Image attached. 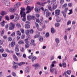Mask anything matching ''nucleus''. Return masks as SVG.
I'll use <instances>...</instances> for the list:
<instances>
[{
    "label": "nucleus",
    "mask_w": 77,
    "mask_h": 77,
    "mask_svg": "<svg viewBox=\"0 0 77 77\" xmlns=\"http://www.w3.org/2000/svg\"><path fill=\"white\" fill-rule=\"evenodd\" d=\"M56 21L57 22H60L61 21L60 18L57 17L56 19Z\"/></svg>",
    "instance_id": "nucleus-24"
},
{
    "label": "nucleus",
    "mask_w": 77,
    "mask_h": 77,
    "mask_svg": "<svg viewBox=\"0 0 77 77\" xmlns=\"http://www.w3.org/2000/svg\"><path fill=\"white\" fill-rule=\"evenodd\" d=\"M25 27L26 29H28L30 28V25H27V24H26Z\"/></svg>",
    "instance_id": "nucleus-32"
},
{
    "label": "nucleus",
    "mask_w": 77,
    "mask_h": 77,
    "mask_svg": "<svg viewBox=\"0 0 77 77\" xmlns=\"http://www.w3.org/2000/svg\"><path fill=\"white\" fill-rule=\"evenodd\" d=\"M14 16L13 15L10 16V18L11 20H12V19H14Z\"/></svg>",
    "instance_id": "nucleus-48"
},
{
    "label": "nucleus",
    "mask_w": 77,
    "mask_h": 77,
    "mask_svg": "<svg viewBox=\"0 0 77 77\" xmlns=\"http://www.w3.org/2000/svg\"><path fill=\"white\" fill-rule=\"evenodd\" d=\"M48 9L50 11H53V9L51 8V6L50 5H48Z\"/></svg>",
    "instance_id": "nucleus-20"
},
{
    "label": "nucleus",
    "mask_w": 77,
    "mask_h": 77,
    "mask_svg": "<svg viewBox=\"0 0 77 77\" xmlns=\"http://www.w3.org/2000/svg\"><path fill=\"white\" fill-rule=\"evenodd\" d=\"M31 19L32 20H35V17L34 16H32L31 17Z\"/></svg>",
    "instance_id": "nucleus-64"
},
{
    "label": "nucleus",
    "mask_w": 77,
    "mask_h": 77,
    "mask_svg": "<svg viewBox=\"0 0 77 77\" xmlns=\"http://www.w3.org/2000/svg\"><path fill=\"white\" fill-rule=\"evenodd\" d=\"M15 44V42L14 40H13L11 43V47H13Z\"/></svg>",
    "instance_id": "nucleus-16"
},
{
    "label": "nucleus",
    "mask_w": 77,
    "mask_h": 77,
    "mask_svg": "<svg viewBox=\"0 0 77 77\" xmlns=\"http://www.w3.org/2000/svg\"><path fill=\"white\" fill-rule=\"evenodd\" d=\"M16 54L17 56L18 57H20V53H18L17 52H16Z\"/></svg>",
    "instance_id": "nucleus-55"
},
{
    "label": "nucleus",
    "mask_w": 77,
    "mask_h": 77,
    "mask_svg": "<svg viewBox=\"0 0 77 77\" xmlns=\"http://www.w3.org/2000/svg\"><path fill=\"white\" fill-rule=\"evenodd\" d=\"M40 36V32H37V34L35 36H34L35 38H38L39 36Z\"/></svg>",
    "instance_id": "nucleus-15"
},
{
    "label": "nucleus",
    "mask_w": 77,
    "mask_h": 77,
    "mask_svg": "<svg viewBox=\"0 0 77 77\" xmlns=\"http://www.w3.org/2000/svg\"><path fill=\"white\" fill-rule=\"evenodd\" d=\"M18 68V66L17 65H15L14 66V69L16 70L17 68Z\"/></svg>",
    "instance_id": "nucleus-60"
},
{
    "label": "nucleus",
    "mask_w": 77,
    "mask_h": 77,
    "mask_svg": "<svg viewBox=\"0 0 77 77\" xmlns=\"http://www.w3.org/2000/svg\"><path fill=\"white\" fill-rule=\"evenodd\" d=\"M4 3L6 6H9L10 5V2L8 1L5 0L4 1Z\"/></svg>",
    "instance_id": "nucleus-11"
},
{
    "label": "nucleus",
    "mask_w": 77,
    "mask_h": 77,
    "mask_svg": "<svg viewBox=\"0 0 77 77\" xmlns=\"http://www.w3.org/2000/svg\"><path fill=\"white\" fill-rule=\"evenodd\" d=\"M44 39V38L42 36H40L39 38V41L40 42H42Z\"/></svg>",
    "instance_id": "nucleus-23"
},
{
    "label": "nucleus",
    "mask_w": 77,
    "mask_h": 77,
    "mask_svg": "<svg viewBox=\"0 0 77 77\" xmlns=\"http://www.w3.org/2000/svg\"><path fill=\"white\" fill-rule=\"evenodd\" d=\"M62 12L63 15L64 17H65V18H66V13H65L63 11H62Z\"/></svg>",
    "instance_id": "nucleus-36"
},
{
    "label": "nucleus",
    "mask_w": 77,
    "mask_h": 77,
    "mask_svg": "<svg viewBox=\"0 0 77 77\" xmlns=\"http://www.w3.org/2000/svg\"><path fill=\"white\" fill-rule=\"evenodd\" d=\"M9 30H13L15 28V24L12 23H11L9 24Z\"/></svg>",
    "instance_id": "nucleus-4"
},
{
    "label": "nucleus",
    "mask_w": 77,
    "mask_h": 77,
    "mask_svg": "<svg viewBox=\"0 0 77 77\" xmlns=\"http://www.w3.org/2000/svg\"><path fill=\"white\" fill-rule=\"evenodd\" d=\"M32 66L35 67V69H36V68H39V67L41 66V65L40 64H39L37 63L35 64H33L32 65Z\"/></svg>",
    "instance_id": "nucleus-6"
},
{
    "label": "nucleus",
    "mask_w": 77,
    "mask_h": 77,
    "mask_svg": "<svg viewBox=\"0 0 77 77\" xmlns=\"http://www.w3.org/2000/svg\"><path fill=\"white\" fill-rule=\"evenodd\" d=\"M29 32H30V31L29 30H26L25 32V33L26 35H29Z\"/></svg>",
    "instance_id": "nucleus-37"
},
{
    "label": "nucleus",
    "mask_w": 77,
    "mask_h": 77,
    "mask_svg": "<svg viewBox=\"0 0 77 77\" xmlns=\"http://www.w3.org/2000/svg\"><path fill=\"white\" fill-rule=\"evenodd\" d=\"M20 51L22 52H23V51H24V48H22L21 49H20Z\"/></svg>",
    "instance_id": "nucleus-61"
},
{
    "label": "nucleus",
    "mask_w": 77,
    "mask_h": 77,
    "mask_svg": "<svg viewBox=\"0 0 77 77\" xmlns=\"http://www.w3.org/2000/svg\"><path fill=\"white\" fill-rule=\"evenodd\" d=\"M2 56L3 57H6L7 56H8V54H3Z\"/></svg>",
    "instance_id": "nucleus-45"
},
{
    "label": "nucleus",
    "mask_w": 77,
    "mask_h": 77,
    "mask_svg": "<svg viewBox=\"0 0 77 77\" xmlns=\"http://www.w3.org/2000/svg\"><path fill=\"white\" fill-rule=\"evenodd\" d=\"M16 34L17 35H18V36H21V33L19 31H17L16 32Z\"/></svg>",
    "instance_id": "nucleus-25"
},
{
    "label": "nucleus",
    "mask_w": 77,
    "mask_h": 77,
    "mask_svg": "<svg viewBox=\"0 0 77 77\" xmlns=\"http://www.w3.org/2000/svg\"><path fill=\"white\" fill-rule=\"evenodd\" d=\"M64 2V0H60V3L61 5H62Z\"/></svg>",
    "instance_id": "nucleus-51"
},
{
    "label": "nucleus",
    "mask_w": 77,
    "mask_h": 77,
    "mask_svg": "<svg viewBox=\"0 0 77 77\" xmlns=\"http://www.w3.org/2000/svg\"><path fill=\"white\" fill-rule=\"evenodd\" d=\"M28 59H31V60L32 61V62L33 63L34 62V61L36 59V57L35 56L33 57V56L30 55L28 57Z\"/></svg>",
    "instance_id": "nucleus-5"
},
{
    "label": "nucleus",
    "mask_w": 77,
    "mask_h": 77,
    "mask_svg": "<svg viewBox=\"0 0 77 77\" xmlns=\"http://www.w3.org/2000/svg\"><path fill=\"white\" fill-rule=\"evenodd\" d=\"M20 30L21 32L22 33H24V30L23 29H20Z\"/></svg>",
    "instance_id": "nucleus-49"
},
{
    "label": "nucleus",
    "mask_w": 77,
    "mask_h": 77,
    "mask_svg": "<svg viewBox=\"0 0 77 77\" xmlns=\"http://www.w3.org/2000/svg\"><path fill=\"white\" fill-rule=\"evenodd\" d=\"M64 39L65 41H67L68 39L67 38V35H65Z\"/></svg>",
    "instance_id": "nucleus-54"
},
{
    "label": "nucleus",
    "mask_w": 77,
    "mask_h": 77,
    "mask_svg": "<svg viewBox=\"0 0 77 77\" xmlns=\"http://www.w3.org/2000/svg\"><path fill=\"white\" fill-rule=\"evenodd\" d=\"M12 39V38H11V37H9L8 39V41H11Z\"/></svg>",
    "instance_id": "nucleus-47"
},
{
    "label": "nucleus",
    "mask_w": 77,
    "mask_h": 77,
    "mask_svg": "<svg viewBox=\"0 0 77 77\" xmlns=\"http://www.w3.org/2000/svg\"><path fill=\"white\" fill-rule=\"evenodd\" d=\"M29 46H30V45H29V43H26V44L25 45V48H29Z\"/></svg>",
    "instance_id": "nucleus-38"
},
{
    "label": "nucleus",
    "mask_w": 77,
    "mask_h": 77,
    "mask_svg": "<svg viewBox=\"0 0 77 77\" xmlns=\"http://www.w3.org/2000/svg\"><path fill=\"white\" fill-rule=\"evenodd\" d=\"M56 42L57 43H59V40L58 38H56L55 39Z\"/></svg>",
    "instance_id": "nucleus-50"
},
{
    "label": "nucleus",
    "mask_w": 77,
    "mask_h": 77,
    "mask_svg": "<svg viewBox=\"0 0 77 77\" xmlns=\"http://www.w3.org/2000/svg\"><path fill=\"white\" fill-rule=\"evenodd\" d=\"M16 26L17 27H18V28H19L20 27H21V25H20V24L17 23L16 25Z\"/></svg>",
    "instance_id": "nucleus-34"
},
{
    "label": "nucleus",
    "mask_w": 77,
    "mask_h": 77,
    "mask_svg": "<svg viewBox=\"0 0 77 77\" xmlns=\"http://www.w3.org/2000/svg\"><path fill=\"white\" fill-rule=\"evenodd\" d=\"M13 58L16 61H18V58H17V56H16V55H15V54H14Z\"/></svg>",
    "instance_id": "nucleus-21"
},
{
    "label": "nucleus",
    "mask_w": 77,
    "mask_h": 77,
    "mask_svg": "<svg viewBox=\"0 0 77 77\" xmlns=\"http://www.w3.org/2000/svg\"><path fill=\"white\" fill-rule=\"evenodd\" d=\"M25 64V62H21L20 63H18L17 65H19V66H21L22 65H24Z\"/></svg>",
    "instance_id": "nucleus-30"
},
{
    "label": "nucleus",
    "mask_w": 77,
    "mask_h": 77,
    "mask_svg": "<svg viewBox=\"0 0 77 77\" xmlns=\"http://www.w3.org/2000/svg\"><path fill=\"white\" fill-rule=\"evenodd\" d=\"M33 8H34V7H32L30 8V6H27L26 8V10L27 11L26 14L30 13L31 12V10H32Z\"/></svg>",
    "instance_id": "nucleus-3"
},
{
    "label": "nucleus",
    "mask_w": 77,
    "mask_h": 77,
    "mask_svg": "<svg viewBox=\"0 0 77 77\" xmlns=\"http://www.w3.org/2000/svg\"><path fill=\"white\" fill-rule=\"evenodd\" d=\"M21 4L20 2H19L18 3H17L16 4V5H14V7L16 8H18V7L20 6H21Z\"/></svg>",
    "instance_id": "nucleus-14"
},
{
    "label": "nucleus",
    "mask_w": 77,
    "mask_h": 77,
    "mask_svg": "<svg viewBox=\"0 0 77 77\" xmlns=\"http://www.w3.org/2000/svg\"><path fill=\"white\" fill-rule=\"evenodd\" d=\"M41 54L42 56H45V53L44 52L42 51L41 52Z\"/></svg>",
    "instance_id": "nucleus-56"
},
{
    "label": "nucleus",
    "mask_w": 77,
    "mask_h": 77,
    "mask_svg": "<svg viewBox=\"0 0 77 77\" xmlns=\"http://www.w3.org/2000/svg\"><path fill=\"white\" fill-rule=\"evenodd\" d=\"M47 3V2H44V3H40L39 2H37L36 3L37 5H41L42 6H44V5H45V4H46Z\"/></svg>",
    "instance_id": "nucleus-10"
},
{
    "label": "nucleus",
    "mask_w": 77,
    "mask_h": 77,
    "mask_svg": "<svg viewBox=\"0 0 77 77\" xmlns=\"http://www.w3.org/2000/svg\"><path fill=\"white\" fill-rule=\"evenodd\" d=\"M53 6L52 8L53 9H56L57 7V5L56 4H54V5H52Z\"/></svg>",
    "instance_id": "nucleus-17"
},
{
    "label": "nucleus",
    "mask_w": 77,
    "mask_h": 77,
    "mask_svg": "<svg viewBox=\"0 0 77 77\" xmlns=\"http://www.w3.org/2000/svg\"><path fill=\"white\" fill-rule=\"evenodd\" d=\"M1 15L3 16L4 15H5V12L4 11H2L1 13Z\"/></svg>",
    "instance_id": "nucleus-41"
},
{
    "label": "nucleus",
    "mask_w": 77,
    "mask_h": 77,
    "mask_svg": "<svg viewBox=\"0 0 77 77\" xmlns=\"http://www.w3.org/2000/svg\"><path fill=\"white\" fill-rule=\"evenodd\" d=\"M69 13H68L69 15H70L71 14V13H72V9H71L69 10Z\"/></svg>",
    "instance_id": "nucleus-62"
},
{
    "label": "nucleus",
    "mask_w": 77,
    "mask_h": 77,
    "mask_svg": "<svg viewBox=\"0 0 77 77\" xmlns=\"http://www.w3.org/2000/svg\"><path fill=\"white\" fill-rule=\"evenodd\" d=\"M35 11L36 12H39V8L36 7L35 8Z\"/></svg>",
    "instance_id": "nucleus-27"
},
{
    "label": "nucleus",
    "mask_w": 77,
    "mask_h": 77,
    "mask_svg": "<svg viewBox=\"0 0 77 77\" xmlns=\"http://www.w3.org/2000/svg\"><path fill=\"white\" fill-rule=\"evenodd\" d=\"M29 71H30V68L29 66H27L26 68V71H25V72L26 73H27L28 74L29 72Z\"/></svg>",
    "instance_id": "nucleus-12"
},
{
    "label": "nucleus",
    "mask_w": 77,
    "mask_h": 77,
    "mask_svg": "<svg viewBox=\"0 0 77 77\" xmlns=\"http://www.w3.org/2000/svg\"><path fill=\"white\" fill-rule=\"evenodd\" d=\"M30 1V0H26L24 2L25 5H29Z\"/></svg>",
    "instance_id": "nucleus-22"
},
{
    "label": "nucleus",
    "mask_w": 77,
    "mask_h": 77,
    "mask_svg": "<svg viewBox=\"0 0 77 77\" xmlns=\"http://www.w3.org/2000/svg\"><path fill=\"white\" fill-rule=\"evenodd\" d=\"M14 16H15V21H17L18 20H20L21 18L18 15V14H14Z\"/></svg>",
    "instance_id": "nucleus-8"
},
{
    "label": "nucleus",
    "mask_w": 77,
    "mask_h": 77,
    "mask_svg": "<svg viewBox=\"0 0 77 77\" xmlns=\"http://www.w3.org/2000/svg\"><path fill=\"white\" fill-rule=\"evenodd\" d=\"M55 32V30L54 29V28H52L51 29V33H54Z\"/></svg>",
    "instance_id": "nucleus-33"
},
{
    "label": "nucleus",
    "mask_w": 77,
    "mask_h": 77,
    "mask_svg": "<svg viewBox=\"0 0 77 77\" xmlns=\"http://www.w3.org/2000/svg\"><path fill=\"white\" fill-rule=\"evenodd\" d=\"M11 74L14 77H15V76H16V73H14V72H12L11 73Z\"/></svg>",
    "instance_id": "nucleus-52"
},
{
    "label": "nucleus",
    "mask_w": 77,
    "mask_h": 77,
    "mask_svg": "<svg viewBox=\"0 0 77 77\" xmlns=\"http://www.w3.org/2000/svg\"><path fill=\"white\" fill-rule=\"evenodd\" d=\"M63 75H65V77H68V75H67V74H66V72H64Z\"/></svg>",
    "instance_id": "nucleus-63"
},
{
    "label": "nucleus",
    "mask_w": 77,
    "mask_h": 77,
    "mask_svg": "<svg viewBox=\"0 0 77 77\" xmlns=\"http://www.w3.org/2000/svg\"><path fill=\"white\" fill-rule=\"evenodd\" d=\"M31 41L30 44L31 45H33V46H35L36 45V44L35 43V40H34L32 39Z\"/></svg>",
    "instance_id": "nucleus-13"
},
{
    "label": "nucleus",
    "mask_w": 77,
    "mask_h": 77,
    "mask_svg": "<svg viewBox=\"0 0 77 77\" xmlns=\"http://www.w3.org/2000/svg\"><path fill=\"white\" fill-rule=\"evenodd\" d=\"M55 14L56 16L59 15L60 14V10L57 9L55 11Z\"/></svg>",
    "instance_id": "nucleus-7"
},
{
    "label": "nucleus",
    "mask_w": 77,
    "mask_h": 77,
    "mask_svg": "<svg viewBox=\"0 0 77 77\" xmlns=\"http://www.w3.org/2000/svg\"><path fill=\"white\" fill-rule=\"evenodd\" d=\"M11 36H15V32H13L11 34Z\"/></svg>",
    "instance_id": "nucleus-43"
},
{
    "label": "nucleus",
    "mask_w": 77,
    "mask_h": 77,
    "mask_svg": "<svg viewBox=\"0 0 77 77\" xmlns=\"http://www.w3.org/2000/svg\"><path fill=\"white\" fill-rule=\"evenodd\" d=\"M49 36H50V34L48 32L46 34L45 36L46 38H48Z\"/></svg>",
    "instance_id": "nucleus-42"
},
{
    "label": "nucleus",
    "mask_w": 77,
    "mask_h": 77,
    "mask_svg": "<svg viewBox=\"0 0 77 77\" xmlns=\"http://www.w3.org/2000/svg\"><path fill=\"white\" fill-rule=\"evenodd\" d=\"M66 72L68 74H69V75H70L71 73V70H67L66 71Z\"/></svg>",
    "instance_id": "nucleus-35"
},
{
    "label": "nucleus",
    "mask_w": 77,
    "mask_h": 77,
    "mask_svg": "<svg viewBox=\"0 0 77 77\" xmlns=\"http://www.w3.org/2000/svg\"><path fill=\"white\" fill-rule=\"evenodd\" d=\"M19 47H20L19 45H16V47L15 48V51H16L17 52H18V51H19Z\"/></svg>",
    "instance_id": "nucleus-9"
},
{
    "label": "nucleus",
    "mask_w": 77,
    "mask_h": 77,
    "mask_svg": "<svg viewBox=\"0 0 77 77\" xmlns=\"http://www.w3.org/2000/svg\"><path fill=\"white\" fill-rule=\"evenodd\" d=\"M67 6V4H65L63 5L62 8H66V7Z\"/></svg>",
    "instance_id": "nucleus-53"
},
{
    "label": "nucleus",
    "mask_w": 77,
    "mask_h": 77,
    "mask_svg": "<svg viewBox=\"0 0 77 77\" xmlns=\"http://www.w3.org/2000/svg\"><path fill=\"white\" fill-rule=\"evenodd\" d=\"M62 66L63 68H66V63L64 62L63 63Z\"/></svg>",
    "instance_id": "nucleus-29"
},
{
    "label": "nucleus",
    "mask_w": 77,
    "mask_h": 77,
    "mask_svg": "<svg viewBox=\"0 0 77 77\" xmlns=\"http://www.w3.org/2000/svg\"><path fill=\"white\" fill-rule=\"evenodd\" d=\"M46 13V17H47V18H48V17H50V15H51V13H50L49 12V11H48V10L46 9L44 12V14H45Z\"/></svg>",
    "instance_id": "nucleus-2"
},
{
    "label": "nucleus",
    "mask_w": 77,
    "mask_h": 77,
    "mask_svg": "<svg viewBox=\"0 0 77 77\" xmlns=\"http://www.w3.org/2000/svg\"><path fill=\"white\" fill-rule=\"evenodd\" d=\"M68 51L69 52H72V51H73V49H71L69 48L68 49Z\"/></svg>",
    "instance_id": "nucleus-59"
},
{
    "label": "nucleus",
    "mask_w": 77,
    "mask_h": 77,
    "mask_svg": "<svg viewBox=\"0 0 77 77\" xmlns=\"http://www.w3.org/2000/svg\"><path fill=\"white\" fill-rule=\"evenodd\" d=\"M54 64H56V61H54L52 62V64L51 65V66H54Z\"/></svg>",
    "instance_id": "nucleus-31"
},
{
    "label": "nucleus",
    "mask_w": 77,
    "mask_h": 77,
    "mask_svg": "<svg viewBox=\"0 0 77 77\" xmlns=\"http://www.w3.org/2000/svg\"><path fill=\"white\" fill-rule=\"evenodd\" d=\"M27 17L28 20H30L31 17V16H30V15H28L27 16Z\"/></svg>",
    "instance_id": "nucleus-39"
},
{
    "label": "nucleus",
    "mask_w": 77,
    "mask_h": 77,
    "mask_svg": "<svg viewBox=\"0 0 77 77\" xmlns=\"http://www.w3.org/2000/svg\"><path fill=\"white\" fill-rule=\"evenodd\" d=\"M5 18L7 20V21H9V17L8 16H5Z\"/></svg>",
    "instance_id": "nucleus-58"
},
{
    "label": "nucleus",
    "mask_w": 77,
    "mask_h": 77,
    "mask_svg": "<svg viewBox=\"0 0 77 77\" xmlns=\"http://www.w3.org/2000/svg\"><path fill=\"white\" fill-rule=\"evenodd\" d=\"M25 35H22L21 36V39H23L24 38H25Z\"/></svg>",
    "instance_id": "nucleus-57"
},
{
    "label": "nucleus",
    "mask_w": 77,
    "mask_h": 77,
    "mask_svg": "<svg viewBox=\"0 0 77 77\" xmlns=\"http://www.w3.org/2000/svg\"><path fill=\"white\" fill-rule=\"evenodd\" d=\"M18 44H19L20 45V44H24V42H23V40H20L18 42Z\"/></svg>",
    "instance_id": "nucleus-28"
},
{
    "label": "nucleus",
    "mask_w": 77,
    "mask_h": 77,
    "mask_svg": "<svg viewBox=\"0 0 77 77\" xmlns=\"http://www.w3.org/2000/svg\"><path fill=\"white\" fill-rule=\"evenodd\" d=\"M1 24L2 27L5 26V21H3L2 22Z\"/></svg>",
    "instance_id": "nucleus-40"
},
{
    "label": "nucleus",
    "mask_w": 77,
    "mask_h": 77,
    "mask_svg": "<svg viewBox=\"0 0 77 77\" xmlns=\"http://www.w3.org/2000/svg\"><path fill=\"white\" fill-rule=\"evenodd\" d=\"M35 24L36 25V26L38 29L39 28V24L38 23H36L35 22Z\"/></svg>",
    "instance_id": "nucleus-46"
},
{
    "label": "nucleus",
    "mask_w": 77,
    "mask_h": 77,
    "mask_svg": "<svg viewBox=\"0 0 77 77\" xmlns=\"http://www.w3.org/2000/svg\"><path fill=\"white\" fill-rule=\"evenodd\" d=\"M53 66H50V72H51L53 73L54 71V69H53Z\"/></svg>",
    "instance_id": "nucleus-19"
},
{
    "label": "nucleus",
    "mask_w": 77,
    "mask_h": 77,
    "mask_svg": "<svg viewBox=\"0 0 77 77\" xmlns=\"http://www.w3.org/2000/svg\"><path fill=\"white\" fill-rule=\"evenodd\" d=\"M55 25L56 27H59L60 26V24L59 23H56Z\"/></svg>",
    "instance_id": "nucleus-44"
},
{
    "label": "nucleus",
    "mask_w": 77,
    "mask_h": 77,
    "mask_svg": "<svg viewBox=\"0 0 77 77\" xmlns=\"http://www.w3.org/2000/svg\"><path fill=\"white\" fill-rule=\"evenodd\" d=\"M21 10L20 13V15L21 17H23L22 19L23 21H26V13H25V11L26 9L24 8H20Z\"/></svg>",
    "instance_id": "nucleus-1"
},
{
    "label": "nucleus",
    "mask_w": 77,
    "mask_h": 77,
    "mask_svg": "<svg viewBox=\"0 0 77 77\" xmlns=\"http://www.w3.org/2000/svg\"><path fill=\"white\" fill-rule=\"evenodd\" d=\"M15 11V9L13 8H10L9 9V12H10L11 13H13Z\"/></svg>",
    "instance_id": "nucleus-18"
},
{
    "label": "nucleus",
    "mask_w": 77,
    "mask_h": 77,
    "mask_svg": "<svg viewBox=\"0 0 77 77\" xmlns=\"http://www.w3.org/2000/svg\"><path fill=\"white\" fill-rule=\"evenodd\" d=\"M56 3V0H52L51 2V5H54Z\"/></svg>",
    "instance_id": "nucleus-26"
}]
</instances>
